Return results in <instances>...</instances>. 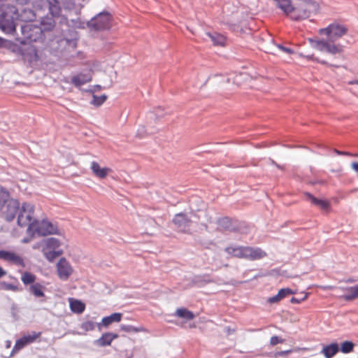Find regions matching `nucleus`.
<instances>
[{
  "label": "nucleus",
  "instance_id": "f3484780",
  "mask_svg": "<svg viewBox=\"0 0 358 358\" xmlns=\"http://www.w3.org/2000/svg\"><path fill=\"white\" fill-rule=\"evenodd\" d=\"M50 13L52 17H59L62 13V6L59 0H46Z\"/></svg>",
  "mask_w": 358,
  "mask_h": 358
},
{
  "label": "nucleus",
  "instance_id": "cd10ccee",
  "mask_svg": "<svg viewBox=\"0 0 358 358\" xmlns=\"http://www.w3.org/2000/svg\"><path fill=\"white\" fill-rule=\"evenodd\" d=\"M70 308L73 313H82L85 310V305L79 300L71 299Z\"/></svg>",
  "mask_w": 358,
  "mask_h": 358
},
{
  "label": "nucleus",
  "instance_id": "20e7f679",
  "mask_svg": "<svg viewBox=\"0 0 358 358\" xmlns=\"http://www.w3.org/2000/svg\"><path fill=\"white\" fill-rule=\"evenodd\" d=\"M61 245V242L55 238H48L43 240L38 248H41L45 257L50 262H52L56 257L62 255V250H57Z\"/></svg>",
  "mask_w": 358,
  "mask_h": 358
},
{
  "label": "nucleus",
  "instance_id": "a18cd8bd",
  "mask_svg": "<svg viewBox=\"0 0 358 358\" xmlns=\"http://www.w3.org/2000/svg\"><path fill=\"white\" fill-rule=\"evenodd\" d=\"M291 352V350H285V351H280V352H278L277 353H275V357H278V356H285L287 355L288 353H289Z\"/></svg>",
  "mask_w": 358,
  "mask_h": 358
},
{
  "label": "nucleus",
  "instance_id": "5701e85b",
  "mask_svg": "<svg viewBox=\"0 0 358 358\" xmlns=\"http://www.w3.org/2000/svg\"><path fill=\"white\" fill-rule=\"evenodd\" d=\"M338 345L337 343H331L330 345H325L321 352L326 358H332L338 352Z\"/></svg>",
  "mask_w": 358,
  "mask_h": 358
},
{
  "label": "nucleus",
  "instance_id": "49530a36",
  "mask_svg": "<svg viewBox=\"0 0 358 358\" xmlns=\"http://www.w3.org/2000/svg\"><path fill=\"white\" fill-rule=\"evenodd\" d=\"M352 169L358 174V162H354L351 164Z\"/></svg>",
  "mask_w": 358,
  "mask_h": 358
},
{
  "label": "nucleus",
  "instance_id": "79ce46f5",
  "mask_svg": "<svg viewBox=\"0 0 358 358\" xmlns=\"http://www.w3.org/2000/svg\"><path fill=\"white\" fill-rule=\"evenodd\" d=\"M281 301V299L280 298L278 294L276 295L269 297L267 300V301L270 303H275Z\"/></svg>",
  "mask_w": 358,
  "mask_h": 358
},
{
  "label": "nucleus",
  "instance_id": "e433bc0d",
  "mask_svg": "<svg viewBox=\"0 0 358 358\" xmlns=\"http://www.w3.org/2000/svg\"><path fill=\"white\" fill-rule=\"evenodd\" d=\"M80 329L85 332L93 331L95 329V323L92 321H86L81 324Z\"/></svg>",
  "mask_w": 358,
  "mask_h": 358
},
{
  "label": "nucleus",
  "instance_id": "393cba45",
  "mask_svg": "<svg viewBox=\"0 0 358 358\" xmlns=\"http://www.w3.org/2000/svg\"><path fill=\"white\" fill-rule=\"evenodd\" d=\"M245 248L243 246H238V247H228L225 249V251L236 257L238 258H245Z\"/></svg>",
  "mask_w": 358,
  "mask_h": 358
},
{
  "label": "nucleus",
  "instance_id": "7ed1b4c3",
  "mask_svg": "<svg viewBox=\"0 0 358 358\" xmlns=\"http://www.w3.org/2000/svg\"><path fill=\"white\" fill-rule=\"evenodd\" d=\"M7 0H0V27L7 33L15 30V20L17 19V10L6 3Z\"/></svg>",
  "mask_w": 358,
  "mask_h": 358
},
{
  "label": "nucleus",
  "instance_id": "39448f33",
  "mask_svg": "<svg viewBox=\"0 0 358 358\" xmlns=\"http://www.w3.org/2000/svg\"><path fill=\"white\" fill-rule=\"evenodd\" d=\"M23 38L20 41L22 44L37 42L43 39L42 28L31 23H26L21 27Z\"/></svg>",
  "mask_w": 358,
  "mask_h": 358
},
{
  "label": "nucleus",
  "instance_id": "37998d69",
  "mask_svg": "<svg viewBox=\"0 0 358 358\" xmlns=\"http://www.w3.org/2000/svg\"><path fill=\"white\" fill-rule=\"evenodd\" d=\"M278 47L279 49H280L281 50H282L283 52H285L287 54H293L294 53V51L290 48L284 47L281 45H278Z\"/></svg>",
  "mask_w": 358,
  "mask_h": 358
},
{
  "label": "nucleus",
  "instance_id": "aec40b11",
  "mask_svg": "<svg viewBox=\"0 0 358 358\" xmlns=\"http://www.w3.org/2000/svg\"><path fill=\"white\" fill-rule=\"evenodd\" d=\"M118 335L117 334L113 333H105L103 334L101 338H99L96 343L99 346L103 347L106 345H110L112 341L117 338Z\"/></svg>",
  "mask_w": 358,
  "mask_h": 358
},
{
  "label": "nucleus",
  "instance_id": "0eeeda50",
  "mask_svg": "<svg viewBox=\"0 0 358 358\" xmlns=\"http://www.w3.org/2000/svg\"><path fill=\"white\" fill-rule=\"evenodd\" d=\"M19 214L17 217V224L21 227L33 225V218L34 215V206L29 203L24 202L20 206Z\"/></svg>",
  "mask_w": 358,
  "mask_h": 358
},
{
  "label": "nucleus",
  "instance_id": "8fccbe9b",
  "mask_svg": "<svg viewBox=\"0 0 358 358\" xmlns=\"http://www.w3.org/2000/svg\"><path fill=\"white\" fill-rule=\"evenodd\" d=\"M349 84L358 85V80L350 81V82H349Z\"/></svg>",
  "mask_w": 358,
  "mask_h": 358
},
{
  "label": "nucleus",
  "instance_id": "f8f14e48",
  "mask_svg": "<svg viewBox=\"0 0 358 358\" xmlns=\"http://www.w3.org/2000/svg\"><path fill=\"white\" fill-rule=\"evenodd\" d=\"M41 335V332H32L31 334L25 335L16 341L13 351H18L22 349L27 345L32 343L36 341Z\"/></svg>",
  "mask_w": 358,
  "mask_h": 358
},
{
  "label": "nucleus",
  "instance_id": "a878e982",
  "mask_svg": "<svg viewBox=\"0 0 358 358\" xmlns=\"http://www.w3.org/2000/svg\"><path fill=\"white\" fill-rule=\"evenodd\" d=\"M13 199V198L10 197V194L8 191L3 188H0V212L8 203V202H10V201Z\"/></svg>",
  "mask_w": 358,
  "mask_h": 358
},
{
  "label": "nucleus",
  "instance_id": "09e8293b",
  "mask_svg": "<svg viewBox=\"0 0 358 358\" xmlns=\"http://www.w3.org/2000/svg\"><path fill=\"white\" fill-rule=\"evenodd\" d=\"M21 4H26L30 0H17Z\"/></svg>",
  "mask_w": 358,
  "mask_h": 358
},
{
  "label": "nucleus",
  "instance_id": "4be33fe9",
  "mask_svg": "<svg viewBox=\"0 0 358 358\" xmlns=\"http://www.w3.org/2000/svg\"><path fill=\"white\" fill-rule=\"evenodd\" d=\"M174 315L187 321L192 320L195 317L194 313L185 308H178L176 310Z\"/></svg>",
  "mask_w": 358,
  "mask_h": 358
},
{
  "label": "nucleus",
  "instance_id": "6e6d98bb",
  "mask_svg": "<svg viewBox=\"0 0 358 358\" xmlns=\"http://www.w3.org/2000/svg\"><path fill=\"white\" fill-rule=\"evenodd\" d=\"M357 358H358V357H357Z\"/></svg>",
  "mask_w": 358,
  "mask_h": 358
},
{
  "label": "nucleus",
  "instance_id": "a19ab883",
  "mask_svg": "<svg viewBox=\"0 0 358 358\" xmlns=\"http://www.w3.org/2000/svg\"><path fill=\"white\" fill-rule=\"evenodd\" d=\"M308 294L306 293L304 296L303 298H301V299H297V298H295V297H292L290 301H291L292 303H300L302 301L306 300V299L308 298Z\"/></svg>",
  "mask_w": 358,
  "mask_h": 358
},
{
  "label": "nucleus",
  "instance_id": "4c0bfd02",
  "mask_svg": "<svg viewBox=\"0 0 358 358\" xmlns=\"http://www.w3.org/2000/svg\"><path fill=\"white\" fill-rule=\"evenodd\" d=\"M217 224L221 229H228L231 225V220L229 217H222L217 220Z\"/></svg>",
  "mask_w": 358,
  "mask_h": 358
},
{
  "label": "nucleus",
  "instance_id": "9b49d317",
  "mask_svg": "<svg viewBox=\"0 0 358 358\" xmlns=\"http://www.w3.org/2000/svg\"><path fill=\"white\" fill-rule=\"evenodd\" d=\"M57 271L61 280H66L73 273V269L69 262L64 258H61L57 264Z\"/></svg>",
  "mask_w": 358,
  "mask_h": 358
},
{
  "label": "nucleus",
  "instance_id": "603ef678",
  "mask_svg": "<svg viewBox=\"0 0 358 358\" xmlns=\"http://www.w3.org/2000/svg\"><path fill=\"white\" fill-rule=\"evenodd\" d=\"M347 282H353V280H348Z\"/></svg>",
  "mask_w": 358,
  "mask_h": 358
},
{
  "label": "nucleus",
  "instance_id": "c03bdc74",
  "mask_svg": "<svg viewBox=\"0 0 358 358\" xmlns=\"http://www.w3.org/2000/svg\"><path fill=\"white\" fill-rule=\"evenodd\" d=\"M334 152L338 155L353 156V155L350 152L339 151L336 149L334 150Z\"/></svg>",
  "mask_w": 358,
  "mask_h": 358
},
{
  "label": "nucleus",
  "instance_id": "bb28decb",
  "mask_svg": "<svg viewBox=\"0 0 358 358\" xmlns=\"http://www.w3.org/2000/svg\"><path fill=\"white\" fill-rule=\"evenodd\" d=\"M45 287L40 283H34L29 287V292L36 297L44 296Z\"/></svg>",
  "mask_w": 358,
  "mask_h": 358
},
{
  "label": "nucleus",
  "instance_id": "a211bd4d",
  "mask_svg": "<svg viewBox=\"0 0 358 358\" xmlns=\"http://www.w3.org/2000/svg\"><path fill=\"white\" fill-rule=\"evenodd\" d=\"M122 314L120 313H115L109 316H106L102 318L101 323L99 325H102L105 327H108L113 322H119L121 321Z\"/></svg>",
  "mask_w": 358,
  "mask_h": 358
},
{
  "label": "nucleus",
  "instance_id": "6ab92c4d",
  "mask_svg": "<svg viewBox=\"0 0 358 358\" xmlns=\"http://www.w3.org/2000/svg\"><path fill=\"white\" fill-rule=\"evenodd\" d=\"M305 196L306 199L309 200L313 204L319 206L323 210L327 209L330 206L329 202L327 200L317 199L308 192H306Z\"/></svg>",
  "mask_w": 358,
  "mask_h": 358
},
{
  "label": "nucleus",
  "instance_id": "5fc2aeb1",
  "mask_svg": "<svg viewBox=\"0 0 358 358\" xmlns=\"http://www.w3.org/2000/svg\"><path fill=\"white\" fill-rule=\"evenodd\" d=\"M8 287H9V288H12V287H13V286H12V285H8Z\"/></svg>",
  "mask_w": 358,
  "mask_h": 358
},
{
  "label": "nucleus",
  "instance_id": "1a4fd4ad",
  "mask_svg": "<svg viewBox=\"0 0 358 358\" xmlns=\"http://www.w3.org/2000/svg\"><path fill=\"white\" fill-rule=\"evenodd\" d=\"M0 259L18 267H25L24 258L20 255L13 251L0 250Z\"/></svg>",
  "mask_w": 358,
  "mask_h": 358
},
{
  "label": "nucleus",
  "instance_id": "c9c22d12",
  "mask_svg": "<svg viewBox=\"0 0 358 358\" xmlns=\"http://www.w3.org/2000/svg\"><path fill=\"white\" fill-rule=\"evenodd\" d=\"M303 57H306L308 60L316 62L317 63L324 64V65H325L327 66L338 67V66L329 64V63H328L327 62H326L324 60L319 59L317 57H315L314 55H306V56H303Z\"/></svg>",
  "mask_w": 358,
  "mask_h": 358
},
{
  "label": "nucleus",
  "instance_id": "4468645a",
  "mask_svg": "<svg viewBox=\"0 0 358 358\" xmlns=\"http://www.w3.org/2000/svg\"><path fill=\"white\" fill-rule=\"evenodd\" d=\"M91 170L93 174L100 179L105 178L110 173L112 172L111 169L108 167H101L96 162L91 163Z\"/></svg>",
  "mask_w": 358,
  "mask_h": 358
},
{
  "label": "nucleus",
  "instance_id": "f704fd0d",
  "mask_svg": "<svg viewBox=\"0 0 358 358\" xmlns=\"http://www.w3.org/2000/svg\"><path fill=\"white\" fill-rule=\"evenodd\" d=\"M62 8L66 10H72L75 8L74 0H59Z\"/></svg>",
  "mask_w": 358,
  "mask_h": 358
},
{
  "label": "nucleus",
  "instance_id": "6e6552de",
  "mask_svg": "<svg viewBox=\"0 0 358 358\" xmlns=\"http://www.w3.org/2000/svg\"><path fill=\"white\" fill-rule=\"evenodd\" d=\"M35 230L38 235L43 236L50 234H60V230L57 225L48 220H43L41 222H37Z\"/></svg>",
  "mask_w": 358,
  "mask_h": 358
},
{
  "label": "nucleus",
  "instance_id": "7c9ffc66",
  "mask_svg": "<svg viewBox=\"0 0 358 358\" xmlns=\"http://www.w3.org/2000/svg\"><path fill=\"white\" fill-rule=\"evenodd\" d=\"M36 276L30 272H23L21 276V280L24 285H30L35 282Z\"/></svg>",
  "mask_w": 358,
  "mask_h": 358
},
{
  "label": "nucleus",
  "instance_id": "b1692460",
  "mask_svg": "<svg viewBox=\"0 0 358 358\" xmlns=\"http://www.w3.org/2000/svg\"><path fill=\"white\" fill-rule=\"evenodd\" d=\"M24 59L31 63L38 59L36 48L33 45H29L25 52L23 53Z\"/></svg>",
  "mask_w": 358,
  "mask_h": 358
},
{
  "label": "nucleus",
  "instance_id": "72a5a7b5",
  "mask_svg": "<svg viewBox=\"0 0 358 358\" xmlns=\"http://www.w3.org/2000/svg\"><path fill=\"white\" fill-rule=\"evenodd\" d=\"M107 99V96L105 94L101 96L93 95L92 100L91 103L95 106H100L102 105Z\"/></svg>",
  "mask_w": 358,
  "mask_h": 358
},
{
  "label": "nucleus",
  "instance_id": "f257e3e1",
  "mask_svg": "<svg viewBox=\"0 0 358 358\" xmlns=\"http://www.w3.org/2000/svg\"><path fill=\"white\" fill-rule=\"evenodd\" d=\"M348 29L339 23L330 24L325 28L318 30L320 36H325L328 40L309 39L312 46L320 52H327L331 55L341 54L343 52V45L334 43V40L345 35Z\"/></svg>",
  "mask_w": 358,
  "mask_h": 358
},
{
  "label": "nucleus",
  "instance_id": "412c9836",
  "mask_svg": "<svg viewBox=\"0 0 358 358\" xmlns=\"http://www.w3.org/2000/svg\"><path fill=\"white\" fill-rule=\"evenodd\" d=\"M173 222L178 227H185L189 225L191 220L184 213L176 214L173 219Z\"/></svg>",
  "mask_w": 358,
  "mask_h": 358
},
{
  "label": "nucleus",
  "instance_id": "58836bf2",
  "mask_svg": "<svg viewBox=\"0 0 358 358\" xmlns=\"http://www.w3.org/2000/svg\"><path fill=\"white\" fill-rule=\"evenodd\" d=\"M294 293L295 292L289 288L280 289L278 292L281 300L289 295L294 294Z\"/></svg>",
  "mask_w": 358,
  "mask_h": 358
},
{
  "label": "nucleus",
  "instance_id": "864d4df0",
  "mask_svg": "<svg viewBox=\"0 0 358 358\" xmlns=\"http://www.w3.org/2000/svg\"><path fill=\"white\" fill-rule=\"evenodd\" d=\"M341 171V168H340L338 170H336V171Z\"/></svg>",
  "mask_w": 358,
  "mask_h": 358
},
{
  "label": "nucleus",
  "instance_id": "9d476101",
  "mask_svg": "<svg viewBox=\"0 0 358 358\" xmlns=\"http://www.w3.org/2000/svg\"><path fill=\"white\" fill-rule=\"evenodd\" d=\"M20 210V202L18 200L14 199L10 201L8 203L0 212V216L3 217L6 221H13L16 214Z\"/></svg>",
  "mask_w": 358,
  "mask_h": 358
},
{
  "label": "nucleus",
  "instance_id": "de8ad7c7",
  "mask_svg": "<svg viewBox=\"0 0 358 358\" xmlns=\"http://www.w3.org/2000/svg\"><path fill=\"white\" fill-rule=\"evenodd\" d=\"M6 271L0 266V278L6 275Z\"/></svg>",
  "mask_w": 358,
  "mask_h": 358
},
{
  "label": "nucleus",
  "instance_id": "ddd939ff",
  "mask_svg": "<svg viewBox=\"0 0 358 358\" xmlns=\"http://www.w3.org/2000/svg\"><path fill=\"white\" fill-rule=\"evenodd\" d=\"M245 250V259L255 260L266 256V253L259 248L246 247Z\"/></svg>",
  "mask_w": 358,
  "mask_h": 358
},
{
  "label": "nucleus",
  "instance_id": "c85d7f7f",
  "mask_svg": "<svg viewBox=\"0 0 358 358\" xmlns=\"http://www.w3.org/2000/svg\"><path fill=\"white\" fill-rule=\"evenodd\" d=\"M206 36L210 38L215 45H224L225 38L219 34L215 33L213 34L206 33Z\"/></svg>",
  "mask_w": 358,
  "mask_h": 358
},
{
  "label": "nucleus",
  "instance_id": "423d86ee",
  "mask_svg": "<svg viewBox=\"0 0 358 358\" xmlns=\"http://www.w3.org/2000/svg\"><path fill=\"white\" fill-rule=\"evenodd\" d=\"M112 17L108 12L99 13L88 22L87 25L91 29L101 31L108 29L111 27Z\"/></svg>",
  "mask_w": 358,
  "mask_h": 358
},
{
  "label": "nucleus",
  "instance_id": "c756f323",
  "mask_svg": "<svg viewBox=\"0 0 358 358\" xmlns=\"http://www.w3.org/2000/svg\"><path fill=\"white\" fill-rule=\"evenodd\" d=\"M41 25L43 31H50L55 27V22L52 17H45L43 19Z\"/></svg>",
  "mask_w": 358,
  "mask_h": 358
},
{
  "label": "nucleus",
  "instance_id": "2f4dec72",
  "mask_svg": "<svg viewBox=\"0 0 358 358\" xmlns=\"http://www.w3.org/2000/svg\"><path fill=\"white\" fill-rule=\"evenodd\" d=\"M120 329H121L122 331H125V332H128V333H130V332L137 333V332H144V331H145V329L143 327H135L131 326V325L122 324V325H121Z\"/></svg>",
  "mask_w": 358,
  "mask_h": 358
},
{
  "label": "nucleus",
  "instance_id": "3c124183",
  "mask_svg": "<svg viewBox=\"0 0 358 358\" xmlns=\"http://www.w3.org/2000/svg\"><path fill=\"white\" fill-rule=\"evenodd\" d=\"M23 243H28L29 242V239L27 238H24L23 241H22Z\"/></svg>",
  "mask_w": 358,
  "mask_h": 358
},
{
  "label": "nucleus",
  "instance_id": "dca6fc26",
  "mask_svg": "<svg viewBox=\"0 0 358 358\" xmlns=\"http://www.w3.org/2000/svg\"><path fill=\"white\" fill-rule=\"evenodd\" d=\"M91 80L92 75L90 73H79L71 78V83L76 87H80Z\"/></svg>",
  "mask_w": 358,
  "mask_h": 358
},
{
  "label": "nucleus",
  "instance_id": "2eb2a0df",
  "mask_svg": "<svg viewBox=\"0 0 358 358\" xmlns=\"http://www.w3.org/2000/svg\"><path fill=\"white\" fill-rule=\"evenodd\" d=\"M345 292L341 298L346 301H351L358 298V284L355 286L342 287Z\"/></svg>",
  "mask_w": 358,
  "mask_h": 358
},
{
  "label": "nucleus",
  "instance_id": "ea45409f",
  "mask_svg": "<svg viewBox=\"0 0 358 358\" xmlns=\"http://www.w3.org/2000/svg\"><path fill=\"white\" fill-rule=\"evenodd\" d=\"M284 340L277 336H273L270 339V344L271 345H275L278 343H282Z\"/></svg>",
  "mask_w": 358,
  "mask_h": 358
},
{
  "label": "nucleus",
  "instance_id": "f03ea898",
  "mask_svg": "<svg viewBox=\"0 0 358 358\" xmlns=\"http://www.w3.org/2000/svg\"><path fill=\"white\" fill-rule=\"evenodd\" d=\"M278 7L291 20L301 21L316 14L320 8L318 3L314 0H275Z\"/></svg>",
  "mask_w": 358,
  "mask_h": 358
},
{
  "label": "nucleus",
  "instance_id": "473e14b6",
  "mask_svg": "<svg viewBox=\"0 0 358 358\" xmlns=\"http://www.w3.org/2000/svg\"><path fill=\"white\" fill-rule=\"evenodd\" d=\"M355 344L351 341H344L341 343V351L347 354L353 351Z\"/></svg>",
  "mask_w": 358,
  "mask_h": 358
}]
</instances>
